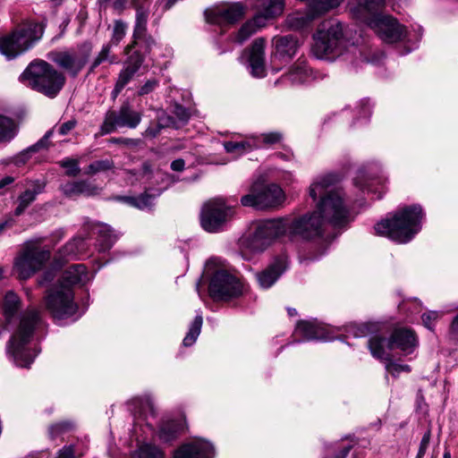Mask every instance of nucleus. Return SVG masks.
I'll list each match as a JSON object with an SVG mask.
<instances>
[{
	"label": "nucleus",
	"mask_w": 458,
	"mask_h": 458,
	"mask_svg": "<svg viewBox=\"0 0 458 458\" xmlns=\"http://www.w3.org/2000/svg\"><path fill=\"white\" fill-rule=\"evenodd\" d=\"M324 230L323 219H320L316 211H312L293 218L279 217L259 221L240 242L242 248L250 251L260 252L281 236L310 241L322 236Z\"/></svg>",
	"instance_id": "1"
},
{
	"label": "nucleus",
	"mask_w": 458,
	"mask_h": 458,
	"mask_svg": "<svg viewBox=\"0 0 458 458\" xmlns=\"http://www.w3.org/2000/svg\"><path fill=\"white\" fill-rule=\"evenodd\" d=\"M336 181L335 175L327 174L318 178L310 186V198L313 200L319 199L315 211L323 219V226L328 223L334 227H343L351 221L342 192L335 187Z\"/></svg>",
	"instance_id": "2"
},
{
	"label": "nucleus",
	"mask_w": 458,
	"mask_h": 458,
	"mask_svg": "<svg viewBox=\"0 0 458 458\" xmlns=\"http://www.w3.org/2000/svg\"><path fill=\"white\" fill-rule=\"evenodd\" d=\"M385 0H358L357 5L351 7V13L356 19L367 23L375 33L386 43L402 40L405 29L391 15L377 13Z\"/></svg>",
	"instance_id": "3"
},
{
	"label": "nucleus",
	"mask_w": 458,
	"mask_h": 458,
	"mask_svg": "<svg viewBox=\"0 0 458 458\" xmlns=\"http://www.w3.org/2000/svg\"><path fill=\"white\" fill-rule=\"evenodd\" d=\"M422 208L412 205L399 208L375 225L376 233L398 243L409 242L421 229Z\"/></svg>",
	"instance_id": "4"
},
{
	"label": "nucleus",
	"mask_w": 458,
	"mask_h": 458,
	"mask_svg": "<svg viewBox=\"0 0 458 458\" xmlns=\"http://www.w3.org/2000/svg\"><path fill=\"white\" fill-rule=\"evenodd\" d=\"M20 80L26 86L49 98H55L66 81L65 75L62 72L43 60L30 63L21 74Z\"/></svg>",
	"instance_id": "5"
},
{
	"label": "nucleus",
	"mask_w": 458,
	"mask_h": 458,
	"mask_svg": "<svg viewBox=\"0 0 458 458\" xmlns=\"http://www.w3.org/2000/svg\"><path fill=\"white\" fill-rule=\"evenodd\" d=\"M45 28V21H24L10 33L0 37V53L8 60L16 58L41 39Z\"/></svg>",
	"instance_id": "6"
},
{
	"label": "nucleus",
	"mask_w": 458,
	"mask_h": 458,
	"mask_svg": "<svg viewBox=\"0 0 458 458\" xmlns=\"http://www.w3.org/2000/svg\"><path fill=\"white\" fill-rule=\"evenodd\" d=\"M39 323L40 314L38 310L31 309L22 313L18 329L7 345V352L17 366L28 367L37 356L38 352L30 349L27 344Z\"/></svg>",
	"instance_id": "7"
},
{
	"label": "nucleus",
	"mask_w": 458,
	"mask_h": 458,
	"mask_svg": "<svg viewBox=\"0 0 458 458\" xmlns=\"http://www.w3.org/2000/svg\"><path fill=\"white\" fill-rule=\"evenodd\" d=\"M347 47L344 25L336 20H329L319 25L311 51L318 59H333L341 55Z\"/></svg>",
	"instance_id": "8"
},
{
	"label": "nucleus",
	"mask_w": 458,
	"mask_h": 458,
	"mask_svg": "<svg viewBox=\"0 0 458 458\" xmlns=\"http://www.w3.org/2000/svg\"><path fill=\"white\" fill-rule=\"evenodd\" d=\"M418 345L417 336L411 329L395 328L387 339L375 335L369 341V348L373 357L380 360L390 359V351L399 349L404 355L411 354Z\"/></svg>",
	"instance_id": "9"
},
{
	"label": "nucleus",
	"mask_w": 458,
	"mask_h": 458,
	"mask_svg": "<svg viewBox=\"0 0 458 458\" xmlns=\"http://www.w3.org/2000/svg\"><path fill=\"white\" fill-rule=\"evenodd\" d=\"M285 196L277 184H266L261 180L255 181L250 187V192L241 198L244 207H253L258 209L274 208L284 201Z\"/></svg>",
	"instance_id": "10"
},
{
	"label": "nucleus",
	"mask_w": 458,
	"mask_h": 458,
	"mask_svg": "<svg viewBox=\"0 0 458 458\" xmlns=\"http://www.w3.org/2000/svg\"><path fill=\"white\" fill-rule=\"evenodd\" d=\"M49 258L50 252L41 249L37 242H27L15 258L14 270L20 279L26 280L39 270Z\"/></svg>",
	"instance_id": "11"
},
{
	"label": "nucleus",
	"mask_w": 458,
	"mask_h": 458,
	"mask_svg": "<svg viewBox=\"0 0 458 458\" xmlns=\"http://www.w3.org/2000/svg\"><path fill=\"white\" fill-rule=\"evenodd\" d=\"M90 53L91 47L83 45L77 49L53 51L48 54V58L71 77L76 78L88 63Z\"/></svg>",
	"instance_id": "12"
},
{
	"label": "nucleus",
	"mask_w": 458,
	"mask_h": 458,
	"mask_svg": "<svg viewBox=\"0 0 458 458\" xmlns=\"http://www.w3.org/2000/svg\"><path fill=\"white\" fill-rule=\"evenodd\" d=\"M45 307L56 320L68 318L78 310L72 290L63 289L59 286L47 292L45 296Z\"/></svg>",
	"instance_id": "13"
},
{
	"label": "nucleus",
	"mask_w": 458,
	"mask_h": 458,
	"mask_svg": "<svg viewBox=\"0 0 458 458\" xmlns=\"http://www.w3.org/2000/svg\"><path fill=\"white\" fill-rule=\"evenodd\" d=\"M141 122V114L133 109L129 103H123L117 111L109 110L100 126L99 135L103 136L119 128H136Z\"/></svg>",
	"instance_id": "14"
},
{
	"label": "nucleus",
	"mask_w": 458,
	"mask_h": 458,
	"mask_svg": "<svg viewBox=\"0 0 458 458\" xmlns=\"http://www.w3.org/2000/svg\"><path fill=\"white\" fill-rule=\"evenodd\" d=\"M208 292L214 300L227 301L242 294V284L236 276L224 269H219L210 279Z\"/></svg>",
	"instance_id": "15"
},
{
	"label": "nucleus",
	"mask_w": 458,
	"mask_h": 458,
	"mask_svg": "<svg viewBox=\"0 0 458 458\" xmlns=\"http://www.w3.org/2000/svg\"><path fill=\"white\" fill-rule=\"evenodd\" d=\"M232 216V208L225 205L222 199H214L202 208L201 226L207 232L216 233L221 230Z\"/></svg>",
	"instance_id": "16"
},
{
	"label": "nucleus",
	"mask_w": 458,
	"mask_h": 458,
	"mask_svg": "<svg viewBox=\"0 0 458 458\" xmlns=\"http://www.w3.org/2000/svg\"><path fill=\"white\" fill-rule=\"evenodd\" d=\"M244 13L245 8L241 3H233L226 6L207 10L205 16L208 23L225 26L240 21Z\"/></svg>",
	"instance_id": "17"
},
{
	"label": "nucleus",
	"mask_w": 458,
	"mask_h": 458,
	"mask_svg": "<svg viewBox=\"0 0 458 458\" xmlns=\"http://www.w3.org/2000/svg\"><path fill=\"white\" fill-rule=\"evenodd\" d=\"M144 62V57L139 52L131 54L124 62L123 68L116 80L113 93L118 95L132 80Z\"/></svg>",
	"instance_id": "18"
},
{
	"label": "nucleus",
	"mask_w": 458,
	"mask_h": 458,
	"mask_svg": "<svg viewBox=\"0 0 458 458\" xmlns=\"http://www.w3.org/2000/svg\"><path fill=\"white\" fill-rule=\"evenodd\" d=\"M214 455V447L209 442L196 439L177 449L174 458H213Z\"/></svg>",
	"instance_id": "19"
},
{
	"label": "nucleus",
	"mask_w": 458,
	"mask_h": 458,
	"mask_svg": "<svg viewBox=\"0 0 458 458\" xmlns=\"http://www.w3.org/2000/svg\"><path fill=\"white\" fill-rule=\"evenodd\" d=\"M273 45L276 49L274 57L287 61L295 55L301 44L296 37L293 35H285L282 37H275L273 38Z\"/></svg>",
	"instance_id": "20"
},
{
	"label": "nucleus",
	"mask_w": 458,
	"mask_h": 458,
	"mask_svg": "<svg viewBox=\"0 0 458 458\" xmlns=\"http://www.w3.org/2000/svg\"><path fill=\"white\" fill-rule=\"evenodd\" d=\"M45 186V182L38 180L30 182L27 189L17 198L18 205L14 209V215L19 216L23 214L28 207L36 199L37 196L44 191Z\"/></svg>",
	"instance_id": "21"
},
{
	"label": "nucleus",
	"mask_w": 458,
	"mask_h": 458,
	"mask_svg": "<svg viewBox=\"0 0 458 458\" xmlns=\"http://www.w3.org/2000/svg\"><path fill=\"white\" fill-rule=\"evenodd\" d=\"M89 280L87 268L83 264H75L64 270L61 277L59 287L72 289L77 284H84Z\"/></svg>",
	"instance_id": "22"
},
{
	"label": "nucleus",
	"mask_w": 458,
	"mask_h": 458,
	"mask_svg": "<svg viewBox=\"0 0 458 458\" xmlns=\"http://www.w3.org/2000/svg\"><path fill=\"white\" fill-rule=\"evenodd\" d=\"M62 192L66 197H73L76 195H85L88 197L98 195L101 188L87 180H80L69 182L61 186Z\"/></svg>",
	"instance_id": "23"
},
{
	"label": "nucleus",
	"mask_w": 458,
	"mask_h": 458,
	"mask_svg": "<svg viewBox=\"0 0 458 458\" xmlns=\"http://www.w3.org/2000/svg\"><path fill=\"white\" fill-rule=\"evenodd\" d=\"M264 49L265 39L262 38L255 39L251 46L249 60L251 74L255 77L265 75Z\"/></svg>",
	"instance_id": "24"
},
{
	"label": "nucleus",
	"mask_w": 458,
	"mask_h": 458,
	"mask_svg": "<svg viewBox=\"0 0 458 458\" xmlns=\"http://www.w3.org/2000/svg\"><path fill=\"white\" fill-rule=\"evenodd\" d=\"M285 270V264L283 259H276L266 269L257 274L259 285L267 289L271 287Z\"/></svg>",
	"instance_id": "25"
},
{
	"label": "nucleus",
	"mask_w": 458,
	"mask_h": 458,
	"mask_svg": "<svg viewBox=\"0 0 458 458\" xmlns=\"http://www.w3.org/2000/svg\"><path fill=\"white\" fill-rule=\"evenodd\" d=\"M295 333L300 335L305 341L327 339L324 329L314 321H299Z\"/></svg>",
	"instance_id": "26"
},
{
	"label": "nucleus",
	"mask_w": 458,
	"mask_h": 458,
	"mask_svg": "<svg viewBox=\"0 0 458 458\" xmlns=\"http://www.w3.org/2000/svg\"><path fill=\"white\" fill-rule=\"evenodd\" d=\"M318 13H315L310 8V4L302 12L297 11L287 16L286 23L292 30H301L307 27L317 16Z\"/></svg>",
	"instance_id": "27"
},
{
	"label": "nucleus",
	"mask_w": 458,
	"mask_h": 458,
	"mask_svg": "<svg viewBox=\"0 0 458 458\" xmlns=\"http://www.w3.org/2000/svg\"><path fill=\"white\" fill-rule=\"evenodd\" d=\"M93 230L98 234L97 242L100 251L109 250L118 238V235L107 225H96Z\"/></svg>",
	"instance_id": "28"
},
{
	"label": "nucleus",
	"mask_w": 458,
	"mask_h": 458,
	"mask_svg": "<svg viewBox=\"0 0 458 458\" xmlns=\"http://www.w3.org/2000/svg\"><path fill=\"white\" fill-rule=\"evenodd\" d=\"M132 4L136 9L135 24L133 28L132 38H139L144 36V33L147 32L149 11L143 5H139L135 0L132 1Z\"/></svg>",
	"instance_id": "29"
},
{
	"label": "nucleus",
	"mask_w": 458,
	"mask_h": 458,
	"mask_svg": "<svg viewBox=\"0 0 458 458\" xmlns=\"http://www.w3.org/2000/svg\"><path fill=\"white\" fill-rule=\"evenodd\" d=\"M265 26L264 19L262 16H255L252 20L246 21L239 30L236 41L240 44L247 40L250 36L257 32V30Z\"/></svg>",
	"instance_id": "30"
},
{
	"label": "nucleus",
	"mask_w": 458,
	"mask_h": 458,
	"mask_svg": "<svg viewBox=\"0 0 458 458\" xmlns=\"http://www.w3.org/2000/svg\"><path fill=\"white\" fill-rule=\"evenodd\" d=\"M20 299L13 292H8L4 299L3 314L8 323H10L15 317L20 309Z\"/></svg>",
	"instance_id": "31"
},
{
	"label": "nucleus",
	"mask_w": 458,
	"mask_h": 458,
	"mask_svg": "<svg viewBox=\"0 0 458 458\" xmlns=\"http://www.w3.org/2000/svg\"><path fill=\"white\" fill-rule=\"evenodd\" d=\"M182 430V426L174 420L165 421L161 424L158 437L163 442H170L175 439L180 431Z\"/></svg>",
	"instance_id": "32"
},
{
	"label": "nucleus",
	"mask_w": 458,
	"mask_h": 458,
	"mask_svg": "<svg viewBox=\"0 0 458 458\" xmlns=\"http://www.w3.org/2000/svg\"><path fill=\"white\" fill-rule=\"evenodd\" d=\"M284 9V0H266L262 13L257 16H262L265 21L267 19L281 15Z\"/></svg>",
	"instance_id": "33"
},
{
	"label": "nucleus",
	"mask_w": 458,
	"mask_h": 458,
	"mask_svg": "<svg viewBox=\"0 0 458 458\" xmlns=\"http://www.w3.org/2000/svg\"><path fill=\"white\" fill-rule=\"evenodd\" d=\"M17 132V127L13 120L0 115V141L12 140Z\"/></svg>",
	"instance_id": "34"
},
{
	"label": "nucleus",
	"mask_w": 458,
	"mask_h": 458,
	"mask_svg": "<svg viewBox=\"0 0 458 458\" xmlns=\"http://www.w3.org/2000/svg\"><path fill=\"white\" fill-rule=\"evenodd\" d=\"M112 47H113L108 43H106V45H104L102 47L100 52L95 57V59L93 60V62L90 65L89 72H93L94 70L104 62H109L110 64L117 63L116 56L114 55H111Z\"/></svg>",
	"instance_id": "35"
},
{
	"label": "nucleus",
	"mask_w": 458,
	"mask_h": 458,
	"mask_svg": "<svg viewBox=\"0 0 458 458\" xmlns=\"http://www.w3.org/2000/svg\"><path fill=\"white\" fill-rule=\"evenodd\" d=\"M203 318L201 315H197L194 320L191 322L189 331L183 338L182 344L184 346H191L197 340L200 334Z\"/></svg>",
	"instance_id": "36"
},
{
	"label": "nucleus",
	"mask_w": 458,
	"mask_h": 458,
	"mask_svg": "<svg viewBox=\"0 0 458 458\" xmlns=\"http://www.w3.org/2000/svg\"><path fill=\"white\" fill-rule=\"evenodd\" d=\"M85 250V241L82 238H75L67 242L61 250V253L66 257H75Z\"/></svg>",
	"instance_id": "37"
},
{
	"label": "nucleus",
	"mask_w": 458,
	"mask_h": 458,
	"mask_svg": "<svg viewBox=\"0 0 458 458\" xmlns=\"http://www.w3.org/2000/svg\"><path fill=\"white\" fill-rule=\"evenodd\" d=\"M223 145L227 153L235 154L237 156L242 155L243 153L251 150L253 148L251 143L248 140L225 141Z\"/></svg>",
	"instance_id": "38"
},
{
	"label": "nucleus",
	"mask_w": 458,
	"mask_h": 458,
	"mask_svg": "<svg viewBox=\"0 0 458 458\" xmlns=\"http://www.w3.org/2000/svg\"><path fill=\"white\" fill-rule=\"evenodd\" d=\"M127 24L122 20H116L114 22L111 38L108 42L112 47L118 46L126 35Z\"/></svg>",
	"instance_id": "39"
},
{
	"label": "nucleus",
	"mask_w": 458,
	"mask_h": 458,
	"mask_svg": "<svg viewBox=\"0 0 458 458\" xmlns=\"http://www.w3.org/2000/svg\"><path fill=\"white\" fill-rule=\"evenodd\" d=\"M342 2L343 0H311L310 4L315 13L321 14L336 8Z\"/></svg>",
	"instance_id": "40"
},
{
	"label": "nucleus",
	"mask_w": 458,
	"mask_h": 458,
	"mask_svg": "<svg viewBox=\"0 0 458 458\" xmlns=\"http://www.w3.org/2000/svg\"><path fill=\"white\" fill-rule=\"evenodd\" d=\"M308 76V71L306 67L301 64L293 66L291 71L284 76L285 80H288L293 84L303 82Z\"/></svg>",
	"instance_id": "41"
},
{
	"label": "nucleus",
	"mask_w": 458,
	"mask_h": 458,
	"mask_svg": "<svg viewBox=\"0 0 458 458\" xmlns=\"http://www.w3.org/2000/svg\"><path fill=\"white\" fill-rule=\"evenodd\" d=\"M140 44L146 52H150L152 47L156 46V41L153 37L148 32L144 33V36L139 38H133V41L131 45H128L125 48L126 52H130L136 45Z\"/></svg>",
	"instance_id": "42"
},
{
	"label": "nucleus",
	"mask_w": 458,
	"mask_h": 458,
	"mask_svg": "<svg viewBox=\"0 0 458 458\" xmlns=\"http://www.w3.org/2000/svg\"><path fill=\"white\" fill-rule=\"evenodd\" d=\"M138 458H163V452L155 445L145 444L137 451Z\"/></svg>",
	"instance_id": "43"
},
{
	"label": "nucleus",
	"mask_w": 458,
	"mask_h": 458,
	"mask_svg": "<svg viewBox=\"0 0 458 458\" xmlns=\"http://www.w3.org/2000/svg\"><path fill=\"white\" fill-rule=\"evenodd\" d=\"M74 427L75 425L72 421L65 420L57 422L49 427V435L51 438H55L64 433L72 430Z\"/></svg>",
	"instance_id": "44"
},
{
	"label": "nucleus",
	"mask_w": 458,
	"mask_h": 458,
	"mask_svg": "<svg viewBox=\"0 0 458 458\" xmlns=\"http://www.w3.org/2000/svg\"><path fill=\"white\" fill-rule=\"evenodd\" d=\"M114 162L111 159L97 160L88 166L86 174H95L99 172L111 170L114 167Z\"/></svg>",
	"instance_id": "45"
},
{
	"label": "nucleus",
	"mask_w": 458,
	"mask_h": 458,
	"mask_svg": "<svg viewBox=\"0 0 458 458\" xmlns=\"http://www.w3.org/2000/svg\"><path fill=\"white\" fill-rule=\"evenodd\" d=\"M58 165L65 168V174L70 177H75L81 173V168L79 166V161L74 158H64L58 162Z\"/></svg>",
	"instance_id": "46"
},
{
	"label": "nucleus",
	"mask_w": 458,
	"mask_h": 458,
	"mask_svg": "<svg viewBox=\"0 0 458 458\" xmlns=\"http://www.w3.org/2000/svg\"><path fill=\"white\" fill-rule=\"evenodd\" d=\"M386 361V370L387 373L391 374L393 377H398L402 372H410L411 367L407 364H399L392 360V355L390 354V359Z\"/></svg>",
	"instance_id": "47"
},
{
	"label": "nucleus",
	"mask_w": 458,
	"mask_h": 458,
	"mask_svg": "<svg viewBox=\"0 0 458 458\" xmlns=\"http://www.w3.org/2000/svg\"><path fill=\"white\" fill-rule=\"evenodd\" d=\"M123 199L140 209L147 208L152 204V198L148 194H141L138 198L124 197Z\"/></svg>",
	"instance_id": "48"
},
{
	"label": "nucleus",
	"mask_w": 458,
	"mask_h": 458,
	"mask_svg": "<svg viewBox=\"0 0 458 458\" xmlns=\"http://www.w3.org/2000/svg\"><path fill=\"white\" fill-rule=\"evenodd\" d=\"M157 120L160 125L165 128H174L179 129L181 125L171 115L165 114L164 111H160L157 115Z\"/></svg>",
	"instance_id": "49"
},
{
	"label": "nucleus",
	"mask_w": 458,
	"mask_h": 458,
	"mask_svg": "<svg viewBox=\"0 0 458 458\" xmlns=\"http://www.w3.org/2000/svg\"><path fill=\"white\" fill-rule=\"evenodd\" d=\"M174 114L178 119V123L182 126L187 123L190 119V112L182 105L176 104L174 108Z\"/></svg>",
	"instance_id": "50"
},
{
	"label": "nucleus",
	"mask_w": 458,
	"mask_h": 458,
	"mask_svg": "<svg viewBox=\"0 0 458 458\" xmlns=\"http://www.w3.org/2000/svg\"><path fill=\"white\" fill-rule=\"evenodd\" d=\"M53 134V131H48L47 133L32 147H30L31 151H38L41 148H47L50 145L49 139Z\"/></svg>",
	"instance_id": "51"
},
{
	"label": "nucleus",
	"mask_w": 458,
	"mask_h": 458,
	"mask_svg": "<svg viewBox=\"0 0 458 458\" xmlns=\"http://www.w3.org/2000/svg\"><path fill=\"white\" fill-rule=\"evenodd\" d=\"M440 315L437 311H429L424 313L421 317L423 324L428 329H432L434 322L439 318Z\"/></svg>",
	"instance_id": "52"
},
{
	"label": "nucleus",
	"mask_w": 458,
	"mask_h": 458,
	"mask_svg": "<svg viewBox=\"0 0 458 458\" xmlns=\"http://www.w3.org/2000/svg\"><path fill=\"white\" fill-rule=\"evenodd\" d=\"M164 128L160 125V123L158 122H157L156 124L150 123L148 125V127L143 132V136L146 138L154 139L160 134V132Z\"/></svg>",
	"instance_id": "53"
},
{
	"label": "nucleus",
	"mask_w": 458,
	"mask_h": 458,
	"mask_svg": "<svg viewBox=\"0 0 458 458\" xmlns=\"http://www.w3.org/2000/svg\"><path fill=\"white\" fill-rule=\"evenodd\" d=\"M262 140L265 144H275L282 140L281 133L277 131L263 133L261 135Z\"/></svg>",
	"instance_id": "54"
},
{
	"label": "nucleus",
	"mask_w": 458,
	"mask_h": 458,
	"mask_svg": "<svg viewBox=\"0 0 458 458\" xmlns=\"http://www.w3.org/2000/svg\"><path fill=\"white\" fill-rule=\"evenodd\" d=\"M158 85V81L155 79L148 80L139 90V95L143 96L152 92Z\"/></svg>",
	"instance_id": "55"
},
{
	"label": "nucleus",
	"mask_w": 458,
	"mask_h": 458,
	"mask_svg": "<svg viewBox=\"0 0 458 458\" xmlns=\"http://www.w3.org/2000/svg\"><path fill=\"white\" fill-rule=\"evenodd\" d=\"M55 269H48L47 271L44 272V274L40 276L39 280H38V284L39 285H46L47 284H49L50 282H52L54 280V278L55 277Z\"/></svg>",
	"instance_id": "56"
},
{
	"label": "nucleus",
	"mask_w": 458,
	"mask_h": 458,
	"mask_svg": "<svg viewBox=\"0 0 458 458\" xmlns=\"http://www.w3.org/2000/svg\"><path fill=\"white\" fill-rule=\"evenodd\" d=\"M77 121L75 119L69 120L62 123L58 129L61 135H67L72 130L75 128Z\"/></svg>",
	"instance_id": "57"
},
{
	"label": "nucleus",
	"mask_w": 458,
	"mask_h": 458,
	"mask_svg": "<svg viewBox=\"0 0 458 458\" xmlns=\"http://www.w3.org/2000/svg\"><path fill=\"white\" fill-rule=\"evenodd\" d=\"M429 440H430V434H429V432H428L422 437L417 456H420V457L424 456V454H426V451L428 449V446L429 445Z\"/></svg>",
	"instance_id": "58"
},
{
	"label": "nucleus",
	"mask_w": 458,
	"mask_h": 458,
	"mask_svg": "<svg viewBox=\"0 0 458 458\" xmlns=\"http://www.w3.org/2000/svg\"><path fill=\"white\" fill-rule=\"evenodd\" d=\"M56 458H75L74 457V446L65 445L59 452Z\"/></svg>",
	"instance_id": "59"
},
{
	"label": "nucleus",
	"mask_w": 458,
	"mask_h": 458,
	"mask_svg": "<svg viewBox=\"0 0 458 458\" xmlns=\"http://www.w3.org/2000/svg\"><path fill=\"white\" fill-rule=\"evenodd\" d=\"M352 333L355 337H362L365 336L368 333L369 329L366 325L360 326V327H355L352 326Z\"/></svg>",
	"instance_id": "60"
},
{
	"label": "nucleus",
	"mask_w": 458,
	"mask_h": 458,
	"mask_svg": "<svg viewBox=\"0 0 458 458\" xmlns=\"http://www.w3.org/2000/svg\"><path fill=\"white\" fill-rule=\"evenodd\" d=\"M185 162L182 158H178L176 160H174L171 164V168L174 171L181 172L184 169Z\"/></svg>",
	"instance_id": "61"
},
{
	"label": "nucleus",
	"mask_w": 458,
	"mask_h": 458,
	"mask_svg": "<svg viewBox=\"0 0 458 458\" xmlns=\"http://www.w3.org/2000/svg\"><path fill=\"white\" fill-rule=\"evenodd\" d=\"M110 141L115 144H124L128 146L136 144L134 140L127 138H113L110 140Z\"/></svg>",
	"instance_id": "62"
},
{
	"label": "nucleus",
	"mask_w": 458,
	"mask_h": 458,
	"mask_svg": "<svg viewBox=\"0 0 458 458\" xmlns=\"http://www.w3.org/2000/svg\"><path fill=\"white\" fill-rule=\"evenodd\" d=\"M14 182V178L13 176H5L0 180V191L4 189L5 186L10 185Z\"/></svg>",
	"instance_id": "63"
},
{
	"label": "nucleus",
	"mask_w": 458,
	"mask_h": 458,
	"mask_svg": "<svg viewBox=\"0 0 458 458\" xmlns=\"http://www.w3.org/2000/svg\"><path fill=\"white\" fill-rule=\"evenodd\" d=\"M451 332L458 335V315L454 317L451 324Z\"/></svg>",
	"instance_id": "64"
}]
</instances>
